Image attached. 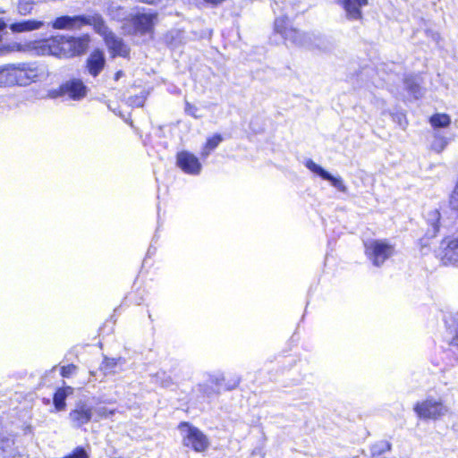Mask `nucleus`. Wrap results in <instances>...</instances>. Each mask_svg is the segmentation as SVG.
Here are the masks:
<instances>
[{
  "instance_id": "obj_11",
  "label": "nucleus",
  "mask_w": 458,
  "mask_h": 458,
  "mask_svg": "<svg viewBox=\"0 0 458 458\" xmlns=\"http://www.w3.org/2000/svg\"><path fill=\"white\" fill-rule=\"evenodd\" d=\"M176 165L185 174L197 175L200 173L202 165L199 158L189 151H181L176 156Z\"/></svg>"
},
{
  "instance_id": "obj_39",
  "label": "nucleus",
  "mask_w": 458,
  "mask_h": 458,
  "mask_svg": "<svg viewBox=\"0 0 458 458\" xmlns=\"http://www.w3.org/2000/svg\"><path fill=\"white\" fill-rule=\"evenodd\" d=\"M456 323H457V327L455 329V335L452 338V341L450 342V345L452 348L456 349L458 351V314H457V318H456Z\"/></svg>"
},
{
  "instance_id": "obj_41",
  "label": "nucleus",
  "mask_w": 458,
  "mask_h": 458,
  "mask_svg": "<svg viewBox=\"0 0 458 458\" xmlns=\"http://www.w3.org/2000/svg\"><path fill=\"white\" fill-rule=\"evenodd\" d=\"M206 4H209L212 7H216L223 4L225 0H203Z\"/></svg>"
},
{
  "instance_id": "obj_38",
  "label": "nucleus",
  "mask_w": 458,
  "mask_h": 458,
  "mask_svg": "<svg viewBox=\"0 0 458 458\" xmlns=\"http://www.w3.org/2000/svg\"><path fill=\"white\" fill-rule=\"evenodd\" d=\"M394 120L396 121L402 128H405L407 123L403 114H395L394 115Z\"/></svg>"
},
{
  "instance_id": "obj_47",
  "label": "nucleus",
  "mask_w": 458,
  "mask_h": 458,
  "mask_svg": "<svg viewBox=\"0 0 458 458\" xmlns=\"http://www.w3.org/2000/svg\"><path fill=\"white\" fill-rule=\"evenodd\" d=\"M431 36H432L433 40H435V41H437L439 38V35L437 33L432 32Z\"/></svg>"
},
{
  "instance_id": "obj_9",
  "label": "nucleus",
  "mask_w": 458,
  "mask_h": 458,
  "mask_svg": "<svg viewBox=\"0 0 458 458\" xmlns=\"http://www.w3.org/2000/svg\"><path fill=\"white\" fill-rule=\"evenodd\" d=\"M90 37L84 34L79 37L65 36L64 47L66 58L81 55L89 48Z\"/></svg>"
},
{
  "instance_id": "obj_20",
  "label": "nucleus",
  "mask_w": 458,
  "mask_h": 458,
  "mask_svg": "<svg viewBox=\"0 0 458 458\" xmlns=\"http://www.w3.org/2000/svg\"><path fill=\"white\" fill-rule=\"evenodd\" d=\"M404 88L416 99L422 96V89L417 78L413 76H408L404 79Z\"/></svg>"
},
{
  "instance_id": "obj_17",
  "label": "nucleus",
  "mask_w": 458,
  "mask_h": 458,
  "mask_svg": "<svg viewBox=\"0 0 458 458\" xmlns=\"http://www.w3.org/2000/svg\"><path fill=\"white\" fill-rule=\"evenodd\" d=\"M104 40L113 56H121L124 58L129 56L130 48L125 45L123 38H118L114 32Z\"/></svg>"
},
{
  "instance_id": "obj_26",
  "label": "nucleus",
  "mask_w": 458,
  "mask_h": 458,
  "mask_svg": "<svg viewBox=\"0 0 458 458\" xmlns=\"http://www.w3.org/2000/svg\"><path fill=\"white\" fill-rule=\"evenodd\" d=\"M391 444L386 440H380L370 446V454L372 457H377L390 451Z\"/></svg>"
},
{
  "instance_id": "obj_23",
  "label": "nucleus",
  "mask_w": 458,
  "mask_h": 458,
  "mask_svg": "<svg viewBox=\"0 0 458 458\" xmlns=\"http://www.w3.org/2000/svg\"><path fill=\"white\" fill-rule=\"evenodd\" d=\"M67 392L64 388H58L53 396V403L56 411H63L66 406Z\"/></svg>"
},
{
  "instance_id": "obj_2",
  "label": "nucleus",
  "mask_w": 458,
  "mask_h": 458,
  "mask_svg": "<svg viewBox=\"0 0 458 458\" xmlns=\"http://www.w3.org/2000/svg\"><path fill=\"white\" fill-rule=\"evenodd\" d=\"M178 429L182 437V445L197 453L206 451L209 446V441L207 436L198 428L189 422H181Z\"/></svg>"
},
{
  "instance_id": "obj_33",
  "label": "nucleus",
  "mask_w": 458,
  "mask_h": 458,
  "mask_svg": "<svg viewBox=\"0 0 458 458\" xmlns=\"http://www.w3.org/2000/svg\"><path fill=\"white\" fill-rule=\"evenodd\" d=\"M286 18L285 17H278L275 20V30L284 36V32L289 29L286 27Z\"/></svg>"
},
{
  "instance_id": "obj_31",
  "label": "nucleus",
  "mask_w": 458,
  "mask_h": 458,
  "mask_svg": "<svg viewBox=\"0 0 458 458\" xmlns=\"http://www.w3.org/2000/svg\"><path fill=\"white\" fill-rule=\"evenodd\" d=\"M63 458H89V454L83 446H77Z\"/></svg>"
},
{
  "instance_id": "obj_32",
  "label": "nucleus",
  "mask_w": 458,
  "mask_h": 458,
  "mask_svg": "<svg viewBox=\"0 0 458 458\" xmlns=\"http://www.w3.org/2000/svg\"><path fill=\"white\" fill-rule=\"evenodd\" d=\"M13 445V439L0 434V450L4 453L7 452Z\"/></svg>"
},
{
  "instance_id": "obj_43",
  "label": "nucleus",
  "mask_w": 458,
  "mask_h": 458,
  "mask_svg": "<svg viewBox=\"0 0 458 458\" xmlns=\"http://www.w3.org/2000/svg\"><path fill=\"white\" fill-rule=\"evenodd\" d=\"M4 87V66H0V88Z\"/></svg>"
},
{
  "instance_id": "obj_18",
  "label": "nucleus",
  "mask_w": 458,
  "mask_h": 458,
  "mask_svg": "<svg viewBox=\"0 0 458 458\" xmlns=\"http://www.w3.org/2000/svg\"><path fill=\"white\" fill-rule=\"evenodd\" d=\"M44 22L37 20H22L11 23L9 25L10 30L13 33L29 32L42 28Z\"/></svg>"
},
{
  "instance_id": "obj_28",
  "label": "nucleus",
  "mask_w": 458,
  "mask_h": 458,
  "mask_svg": "<svg viewBox=\"0 0 458 458\" xmlns=\"http://www.w3.org/2000/svg\"><path fill=\"white\" fill-rule=\"evenodd\" d=\"M22 50V45L17 42L0 44V57L4 56L13 52H21Z\"/></svg>"
},
{
  "instance_id": "obj_45",
  "label": "nucleus",
  "mask_w": 458,
  "mask_h": 458,
  "mask_svg": "<svg viewBox=\"0 0 458 458\" xmlns=\"http://www.w3.org/2000/svg\"><path fill=\"white\" fill-rule=\"evenodd\" d=\"M123 75V71H118L114 74V80L118 81Z\"/></svg>"
},
{
  "instance_id": "obj_30",
  "label": "nucleus",
  "mask_w": 458,
  "mask_h": 458,
  "mask_svg": "<svg viewBox=\"0 0 458 458\" xmlns=\"http://www.w3.org/2000/svg\"><path fill=\"white\" fill-rule=\"evenodd\" d=\"M116 364L117 362L115 359L105 357L100 365V369L104 372L105 375L111 374L114 372V369Z\"/></svg>"
},
{
  "instance_id": "obj_27",
  "label": "nucleus",
  "mask_w": 458,
  "mask_h": 458,
  "mask_svg": "<svg viewBox=\"0 0 458 458\" xmlns=\"http://www.w3.org/2000/svg\"><path fill=\"white\" fill-rule=\"evenodd\" d=\"M428 220L431 221V228L428 230L427 234L429 237H435L439 231L440 213L437 210L431 212Z\"/></svg>"
},
{
  "instance_id": "obj_15",
  "label": "nucleus",
  "mask_w": 458,
  "mask_h": 458,
  "mask_svg": "<svg viewBox=\"0 0 458 458\" xmlns=\"http://www.w3.org/2000/svg\"><path fill=\"white\" fill-rule=\"evenodd\" d=\"M83 14L78 15H62L55 18L51 22V27L55 30H81L83 28Z\"/></svg>"
},
{
  "instance_id": "obj_19",
  "label": "nucleus",
  "mask_w": 458,
  "mask_h": 458,
  "mask_svg": "<svg viewBox=\"0 0 458 458\" xmlns=\"http://www.w3.org/2000/svg\"><path fill=\"white\" fill-rule=\"evenodd\" d=\"M283 38L299 47L306 46L310 40V38L307 33L301 32L293 27H289V29L284 32Z\"/></svg>"
},
{
  "instance_id": "obj_6",
  "label": "nucleus",
  "mask_w": 458,
  "mask_h": 458,
  "mask_svg": "<svg viewBox=\"0 0 458 458\" xmlns=\"http://www.w3.org/2000/svg\"><path fill=\"white\" fill-rule=\"evenodd\" d=\"M436 256L443 265H455L458 262V237H446L440 242Z\"/></svg>"
},
{
  "instance_id": "obj_7",
  "label": "nucleus",
  "mask_w": 458,
  "mask_h": 458,
  "mask_svg": "<svg viewBox=\"0 0 458 458\" xmlns=\"http://www.w3.org/2000/svg\"><path fill=\"white\" fill-rule=\"evenodd\" d=\"M93 416V407L85 402H78L69 413V420L73 428H81L88 424Z\"/></svg>"
},
{
  "instance_id": "obj_42",
  "label": "nucleus",
  "mask_w": 458,
  "mask_h": 458,
  "mask_svg": "<svg viewBox=\"0 0 458 458\" xmlns=\"http://www.w3.org/2000/svg\"><path fill=\"white\" fill-rule=\"evenodd\" d=\"M8 24L3 20L0 19V40L3 38V32L6 30Z\"/></svg>"
},
{
  "instance_id": "obj_46",
  "label": "nucleus",
  "mask_w": 458,
  "mask_h": 458,
  "mask_svg": "<svg viewBox=\"0 0 458 458\" xmlns=\"http://www.w3.org/2000/svg\"><path fill=\"white\" fill-rule=\"evenodd\" d=\"M134 103H135L137 106H142V105H143V100H142V98H136V100L134 101Z\"/></svg>"
},
{
  "instance_id": "obj_12",
  "label": "nucleus",
  "mask_w": 458,
  "mask_h": 458,
  "mask_svg": "<svg viewBox=\"0 0 458 458\" xmlns=\"http://www.w3.org/2000/svg\"><path fill=\"white\" fill-rule=\"evenodd\" d=\"M306 167L315 174L318 175L325 181H328L333 187L337 189L339 191H346V186L344 183L343 179L340 176H334L321 165L316 164L313 160L308 159L305 163Z\"/></svg>"
},
{
  "instance_id": "obj_8",
  "label": "nucleus",
  "mask_w": 458,
  "mask_h": 458,
  "mask_svg": "<svg viewBox=\"0 0 458 458\" xmlns=\"http://www.w3.org/2000/svg\"><path fill=\"white\" fill-rule=\"evenodd\" d=\"M344 12V18L349 21L363 20L362 8L369 4V0H335Z\"/></svg>"
},
{
  "instance_id": "obj_40",
  "label": "nucleus",
  "mask_w": 458,
  "mask_h": 458,
  "mask_svg": "<svg viewBox=\"0 0 458 458\" xmlns=\"http://www.w3.org/2000/svg\"><path fill=\"white\" fill-rule=\"evenodd\" d=\"M239 383H240V378H239V377H236V378H234L232 382L227 383V384L225 386L224 389H225V390H227V391L233 390V389H234V388H236V387H237V386L239 385Z\"/></svg>"
},
{
  "instance_id": "obj_21",
  "label": "nucleus",
  "mask_w": 458,
  "mask_h": 458,
  "mask_svg": "<svg viewBox=\"0 0 458 458\" xmlns=\"http://www.w3.org/2000/svg\"><path fill=\"white\" fill-rule=\"evenodd\" d=\"M106 14L113 20L123 21L126 18V11L121 5L111 3L106 7Z\"/></svg>"
},
{
  "instance_id": "obj_29",
  "label": "nucleus",
  "mask_w": 458,
  "mask_h": 458,
  "mask_svg": "<svg viewBox=\"0 0 458 458\" xmlns=\"http://www.w3.org/2000/svg\"><path fill=\"white\" fill-rule=\"evenodd\" d=\"M34 0H19L18 12L21 15H28L33 10Z\"/></svg>"
},
{
  "instance_id": "obj_3",
  "label": "nucleus",
  "mask_w": 458,
  "mask_h": 458,
  "mask_svg": "<svg viewBox=\"0 0 458 458\" xmlns=\"http://www.w3.org/2000/svg\"><path fill=\"white\" fill-rule=\"evenodd\" d=\"M394 247L386 240H371L365 242V253L376 267H380L394 255Z\"/></svg>"
},
{
  "instance_id": "obj_16",
  "label": "nucleus",
  "mask_w": 458,
  "mask_h": 458,
  "mask_svg": "<svg viewBox=\"0 0 458 458\" xmlns=\"http://www.w3.org/2000/svg\"><path fill=\"white\" fill-rule=\"evenodd\" d=\"M86 21H83V27L92 26L95 32L106 39L113 31L106 25L101 14L94 13L93 14H83Z\"/></svg>"
},
{
  "instance_id": "obj_35",
  "label": "nucleus",
  "mask_w": 458,
  "mask_h": 458,
  "mask_svg": "<svg viewBox=\"0 0 458 458\" xmlns=\"http://www.w3.org/2000/svg\"><path fill=\"white\" fill-rule=\"evenodd\" d=\"M447 142L443 138L436 139L432 143V148L436 150L437 152H441L445 148Z\"/></svg>"
},
{
  "instance_id": "obj_5",
  "label": "nucleus",
  "mask_w": 458,
  "mask_h": 458,
  "mask_svg": "<svg viewBox=\"0 0 458 458\" xmlns=\"http://www.w3.org/2000/svg\"><path fill=\"white\" fill-rule=\"evenodd\" d=\"M414 411L420 419L437 420L447 412V408L441 400L428 398L421 403H417Z\"/></svg>"
},
{
  "instance_id": "obj_13",
  "label": "nucleus",
  "mask_w": 458,
  "mask_h": 458,
  "mask_svg": "<svg viewBox=\"0 0 458 458\" xmlns=\"http://www.w3.org/2000/svg\"><path fill=\"white\" fill-rule=\"evenodd\" d=\"M86 89L87 87L81 80L72 79L60 86L55 97L67 95L72 99L77 100L82 98L86 95Z\"/></svg>"
},
{
  "instance_id": "obj_24",
  "label": "nucleus",
  "mask_w": 458,
  "mask_h": 458,
  "mask_svg": "<svg viewBox=\"0 0 458 458\" xmlns=\"http://www.w3.org/2000/svg\"><path fill=\"white\" fill-rule=\"evenodd\" d=\"M434 128H446L451 123V118L446 114H435L429 119Z\"/></svg>"
},
{
  "instance_id": "obj_1",
  "label": "nucleus",
  "mask_w": 458,
  "mask_h": 458,
  "mask_svg": "<svg viewBox=\"0 0 458 458\" xmlns=\"http://www.w3.org/2000/svg\"><path fill=\"white\" fill-rule=\"evenodd\" d=\"M4 66V87L28 86L39 75L38 68L32 63L9 64Z\"/></svg>"
},
{
  "instance_id": "obj_10",
  "label": "nucleus",
  "mask_w": 458,
  "mask_h": 458,
  "mask_svg": "<svg viewBox=\"0 0 458 458\" xmlns=\"http://www.w3.org/2000/svg\"><path fill=\"white\" fill-rule=\"evenodd\" d=\"M157 18V13H136L130 20L135 33L147 34L153 31Z\"/></svg>"
},
{
  "instance_id": "obj_14",
  "label": "nucleus",
  "mask_w": 458,
  "mask_h": 458,
  "mask_svg": "<svg viewBox=\"0 0 458 458\" xmlns=\"http://www.w3.org/2000/svg\"><path fill=\"white\" fill-rule=\"evenodd\" d=\"M106 64V55L103 50L94 49L86 60V71L94 78L98 76Z\"/></svg>"
},
{
  "instance_id": "obj_22",
  "label": "nucleus",
  "mask_w": 458,
  "mask_h": 458,
  "mask_svg": "<svg viewBox=\"0 0 458 458\" xmlns=\"http://www.w3.org/2000/svg\"><path fill=\"white\" fill-rule=\"evenodd\" d=\"M223 140V137L219 133L214 134L207 140L205 147L202 149L201 156L207 157Z\"/></svg>"
},
{
  "instance_id": "obj_36",
  "label": "nucleus",
  "mask_w": 458,
  "mask_h": 458,
  "mask_svg": "<svg viewBox=\"0 0 458 458\" xmlns=\"http://www.w3.org/2000/svg\"><path fill=\"white\" fill-rule=\"evenodd\" d=\"M198 107L195 106L194 105H191L190 104L189 102H186V105H185V113L196 119L199 118L200 115L198 114Z\"/></svg>"
},
{
  "instance_id": "obj_4",
  "label": "nucleus",
  "mask_w": 458,
  "mask_h": 458,
  "mask_svg": "<svg viewBox=\"0 0 458 458\" xmlns=\"http://www.w3.org/2000/svg\"><path fill=\"white\" fill-rule=\"evenodd\" d=\"M64 35H55L36 42L35 50L41 55L66 58Z\"/></svg>"
},
{
  "instance_id": "obj_37",
  "label": "nucleus",
  "mask_w": 458,
  "mask_h": 458,
  "mask_svg": "<svg viewBox=\"0 0 458 458\" xmlns=\"http://www.w3.org/2000/svg\"><path fill=\"white\" fill-rule=\"evenodd\" d=\"M96 411L101 418H107L114 412V411H108L106 407L98 408Z\"/></svg>"
},
{
  "instance_id": "obj_34",
  "label": "nucleus",
  "mask_w": 458,
  "mask_h": 458,
  "mask_svg": "<svg viewBox=\"0 0 458 458\" xmlns=\"http://www.w3.org/2000/svg\"><path fill=\"white\" fill-rule=\"evenodd\" d=\"M77 370V366L74 364H69L61 368V376L63 377H71Z\"/></svg>"
},
{
  "instance_id": "obj_25",
  "label": "nucleus",
  "mask_w": 458,
  "mask_h": 458,
  "mask_svg": "<svg viewBox=\"0 0 458 458\" xmlns=\"http://www.w3.org/2000/svg\"><path fill=\"white\" fill-rule=\"evenodd\" d=\"M223 381H224V378L216 377V378L212 379V383L215 384L216 388H214L211 386L204 385V386H201V392L208 397H211L213 395H217L220 394V389L223 386V385H222Z\"/></svg>"
},
{
  "instance_id": "obj_44",
  "label": "nucleus",
  "mask_w": 458,
  "mask_h": 458,
  "mask_svg": "<svg viewBox=\"0 0 458 458\" xmlns=\"http://www.w3.org/2000/svg\"><path fill=\"white\" fill-rule=\"evenodd\" d=\"M142 3L148 4H158L163 0H140Z\"/></svg>"
}]
</instances>
